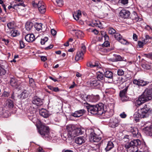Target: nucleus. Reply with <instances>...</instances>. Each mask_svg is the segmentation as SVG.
<instances>
[{"label": "nucleus", "instance_id": "nucleus-1", "mask_svg": "<svg viewBox=\"0 0 152 152\" xmlns=\"http://www.w3.org/2000/svg\"><path fill=\"white\" fill-rule=\"evenodd\" d=\"M87 107L88 112L93 115H101L105 112L104 109L103 104L102 103L95 105H89Z\"/></svg>", "mask_w": 152, "mask_h": 152}, {"label": "nucleus", "instance_id": "nucleus-2", "mask_svg": "<svg viewBox=\"0 0 152 152\" xmlns=\"http://www.w3.org/2000/svg\"><path fill=\"white\" fill-rule=\"evenodd\" d=\"M141 144V142L139 140H134L126 144L124 148L127 152H136L137 149V146H139Z\"/></svg>", "mask_w": 152, "mask_h": 152}, {"label": "nucleus", "instance_id": "nucleus-3", "mask_svg": "<svg viewBox=\"0 0 152 152\" xmlns=\"http://www.w3.org/2000/svg\"><path fill=\"white\" fill-rule=\"evenodd\" d=\"M67 134L69 137H74L82 134L80 128H77L74 125H69L66 127Z\"/></svg>", "mask_w": 152, "mask_h": 152}, {"label": "nucleus", "instance_id": "nucleus-4", "mask_svg": "<svg viewBox=\"0 0 152 152\" xmlns=\"http://www.w3.org/2000/svg\"><path fill=\"white\" fill-rule=\"evenodd\" d=\"M49 128L44 124H42L38 130V132L43 137L49 138L51 137V134L49 132Z\"/></svg>", "mask_w": 152, "mask_h": 152}, {"label": "nucleus", "instance_id": "nucleus-5", "mask_svg": "<svg viewBox=\"0 0 152 152\" xmlns=\"http://www.w3.org/2000/svg\"><path fill=\"white\" fill-rule=\"evenodd\" d=\"M139 111L141 118H147L152 113V108H151L148 105L145 104L144 107Z\"/></svg>", "mask_w": 152, "mask_h": 152}, {"label": "nucleus", "instance_id": "nucleus-6", "mask_svg": "<svg viewBox=\"0 0 152 152\" xmlns=\"http://www.w3.org/2000/svg\"><path fill=\"white\" fill-rule=\"evenodd\" d=\"M152 88L146 89L140 96L145 102L152 99Z\"/></svg>", "mask_w": 152, "mask_h": 152}, {"label": "nucleus", "instance_id": "nucleus-7", "mask_svg": "<svg viewBox=\"0 0 152 152\" xmlns=\"http://www.w3.org/2000/svg\"><path fill=\"white\" fill-rule=\"evenodd\" d=\"M90 140L91 141L98 142L101 139V137L99 135L96 134L93 130H91L90 135Z\"/></svg>", "mask_w": 152, "mask_h": 152}, {"label": "nucleus", "instance_id": "nucleus-8", "mask_svg": "<svg viewBox=\"0 0 152 152\" xmlns=\"http://www.w3.org/2000/svg\"><path fill=\"white\" fill-rule=\"evenodd\" d=\"M87 101L92 102H97L99 99V95H88L87 96Z\"/></svg>", "mask_w": 152, "mask_h": 152}, {"label": "nucleus", "instance_id": "nucleus-9", "mask_svg": "<svg viewBox=\"0 0 152 152\" xmlns=\"http://www.w3.org/2000/svg\"><path fill=\"white\" fill-rule=\"evenodd\" d=\"M127 89V88H126L122 90L120 92L119 96L121 100L123 102L126 101L128 99L126 94Z\"/></svg>", "mask_w": 152, "mask_h": 152}, {"label": "nucleus", "instance_id": "nucleus-10", "mask_svg": "<svg viewBox=\"0 0 152 152\" xmlns=\"http://www.w3.org/2000/svg\"><path fill=\"white\" fill-rule=\"evenodd\" d=\"M86 112V111L84 109H81L75 111L74 113H72L71 115L75 117H79L83 115Z\"/></svg>", "mask_w": 152, "mask_h": 152}, {"label": "nucleus", "instance_id": "nucleus-11", "mask_svg": "<svg viewBox=\"0 0 152 152\" xmlns=\"http://www.w3.org/2000/svg\"><path fill=\"white\" fill-rule=\"evenodd\" d=\"M133 83L138 86H144L147 85L149 83L148 81H145L143 80L138 79H134L133 81Z\"/></svg>", "mask_w": 152, "mask_h": 152}, {"label": "nucleus", "instance_id": "nucleus-12", "mask_svg": "<svg viewBox=\"0 0 152 152\" xmlns=\"http://www.w3.org/2000/svg\"><path fill=\"white\" fill-rule=\"evenodd\" d=\"M32 102L33 104L37 106H40L43 104L42 99L37 96H35L33 98Z\"/></svg>", "mask_w": 152, "mask_h": 152}, {"label": "nucleus", "instance_id": "nucleus-13", "mask_svg": "<svg viewBox=\"0 0 152 152\" xmlns=\"http://www.w3.org/2000/svg\"><path fill=\"white\" fill-rule=\"evenodd\" d=\"M38 8L39 11L40 13L43 14L46 11V7L45 5V4L42 1H39Z\"/></svg>", "mask_w": 152, "mask_h": 152}, {"label": "nucleus", "instance_id": "nucleus-14", "mask_svg": "<svg viewBox=\"0 0 152 152\" xmlns=\"http://www.w3.org/2000/svg\"><path fill=\"white\" fill-rule=\"evenodd\" d=\"M115 37L118 41L123 44H126L127 42V41L122 38V36L118 33H116L115 35Z\"/></svg>", "mask_w": 152, "mask_h": 152}, {"label": "nucleus", "instance_id": "nucleus-15", "mask_svg": "<svg viewBox=\"0 0 152 152\" xmlns=\"http://www.w3.org/2000/svg\"><path fill=\"white\" fill-rule=\"evenodd\" d=\"M88 85L91 86L97 87L99 88L100 85V81L98 80H91L87 83Z\"/></svg>", "mask_w": 152, "mask_h": 152}, {"label": "nucleus", "instance_id": "nucleus-16", "mask_svg": "<svg viewBox=\"0 0 152 152\" xmlns=\"http://www.w3.org/2000/svg\"><path fill=\"white\" fill-rule=\"evenodd\" d=\"M86 140V138L83 136H80L76 137L75 139V142L79 145H80L85 142Z\"/></svg>", "mask_w": 152, "mask_h": 152}, {"label": "nucleus", "instance_id": "nucleus-17", "mask_svg": "<svg viewBox=\"0 0 152 152\" xmlns=\"http://www.w3.org/2000/svg\"><path fill=\"white\" fill-rule=\"evenodd\" d=\"M120 122V120L116 118H113L110 121V126L113 128H114L117 126L119 123Z\"/></svg>", "mask_w": 152, "mask_h": 152}, {"label": "nucleus", "instance_id": "nucleus-18", "mask_svg": "<svg viewBox=\"0 0 152 152\" xmlns=\"http://www.w3.org/2000/svg\"><path fill=\"white\" fill-rule=\"evenodd\" d=\"M119 14L121 17L124 18H127L129 17L130 13L129 10L123 9L120 11Z\"/></svg>", "mask_w": 152, "mask_h": 152}, {"label": "nucleus", "instance_id": "nucleus-19", "mask_svg": "<svg viewBox=\"0 0 152 152\" xmlns=\"http://www.w3.org/2000/svg\"><path fill=\"white\" fill-rule=\"evenodd\" d=\"M114 147V145L113 142L111 141H109L107 142L106 147L104 150L106 152L110 151Z\"/></svg>", "mask_w": 152, "mask_h": 152}, {"label": "nucleus", "instance_id": "nucleus-20", "mask_svg": "<svg viewBox=\"0 0 152 152\" xmlns=\"http://www.w3.org/2000/svg\"><path fill=\"white\" fill-rule=\"evenodd\" d=\"M25 39L28 42H32L34 40L35 37L33 34H27L25 37Z\"/></svg>", "mask_w": 152, "mask_h": 152}, {"label": "nucleus", "instance_id": "nucleus-21", "mask_svg": "<svg viewBox=\"0 0 152 152\" xmlns=\"http://www.w3.org/2000/svg\"><path fill=\"white\" fill-rule=\"evenodd\" d=\"M16 3L13 5V7L14 9H17V7L22 6L23 7L25 6V4H24V1L22 0H16Z\"/></svg>", "mask_w": 152, "mask_h": 152}, {"label": "nucleus", "instance_id": "nucleus-22", "mask_svg": "<svg viewBox=\"0 0 152 152\" xmlns=\"http://www.w3.org/2000/svg\"><path fill=\"white\" fill-rule=\"evenodd\" d=\"M132 136L134 137H138L140 136V134L138 133V131L137 128H134L131 130Z\"/></svg>", "mask_w": 152, "mask_h": 152}, {"label": "nucleus", "instance_id": "nucleus-23", "mask_svg": "<svg viewBox=\"0 0 152 152\" xmlns=\"http://www.w3.org/2000/svg\"><path fill=\"white\" fill-rule=\"evenodd\" d=\"M132 20H134L135 22L140 21L141 20V18L138 16L137 13L134 12L132 14Z\"/></svg>", "mask_w": 152, "mask_h": 152}, {"label": "nucleus", "instance_id": "nucleus-24", "mask_svg": "<svg viewBox=\"0 0 152 152\" xmlns=\"http://www.w3.org/2000/svg\"><path fill=\"white\" fill-rule=\"evenodd\" d=\"M39 114L41 115L45 118H47L49 116L48 111L43 109L39 111Z\"/></svg>", "mask_w": 152, "mask_h": 152}, {"label": "nucleus", "instance_id": "nucleus-25", "mask_svg": "<svg viewBox=\"0 0 152 152\" xmlns=\"http://www.w3.org/2000/svg\"><path fill=\"white\" fill-rule=\"evenodd\" d=\"M83 54L84 53L82 52H80V51L78 52L75 58V60L77 61L82 59L83 58L82 56L83 55Z\"/></svg>", "mask_w": 152, "mask_h": 152}, {"label": "nucleus", "instance_id": "nucleus-26", "mask_svg": "<svg viewBox=\"0 0 152 152\" xmlns=\"http://www.w3.org/2000/svg\"><path fill=\"white\" fill-rule=\"evenodd\" d=\"M33 26V23L30 21H27L25 25V28L28 31H30Z\"/></svg>", "mask_w": 152, "mask_h": 152}, {"label": "nucleus", "instance_id": "nucleus-27", "mask_svg": "<svg viewBox=\"0 0 152 152\" xmlns=\"http://www.w3.org/2000/svg\"><path fill=\"white\" fill-rule=\"evenodd\" d=\"M145 102L143 100L142 98L140 96L138 99L135 102V105L136 106L138 107L141 105L142 104Z\"/></svg>", "mask_w": 152, "mask_h": 152}, {"label": "nucleus", "instance_id": "nucleus-28", "mask_svg": "<svg viewBox=\"0 0 152 152\" xmlns=\"http://www.w3.org/2000/svg\"><path fill=\"white\" fill-rule=\"evenodd\" d=\"M105 77L110 80H112L113 78V73L110 71H107L104 73Z\"/></svg>", "mask_w": 152, "mask_h": 152}, {"label": "nucleus", "instance_id": "nucleus-29", "mask_svg": "<svg viewBox=\"0 0 152 152\" xmlns=\"http://www.w3.org/2000/svg\"><path fill=\"white\" fill-rule=\"evenodd\" d=\"M138 112H135L134 115V119L136 122L139 121L140 118H141L140 113Z\"/></svg>", "mask_w": 152, "mask_h": 152}, {"label": "nucleus", "instance_id": "nucleus-30", "mask_svg": "<svg viewBox=\"0 0 152 152\" xmlns=\"http://www.w3.org/2000/svg\"><path fill=\"white\" fill-rule=\"evenodd\" d=\"M28 95V92L26 90H24L22 93L18 96L19 97L23 99L27 97Z\"/></svg>", "mask_w": 152, "mask_h": 152}, {"label": "nucleus", "instance_id": "nucleus-31", "mask_svg": "<svg viewBox=\"0 0 152 152\" xmlns=\"http://www.w3.org/2000/svg\"><path fill=\"white\" fill-rule=\"evenodd\" d=\"M5 67L4 65L0 64V76L5 75L6 71L4 69Z\"/></svg>", "mask_w": 152, "mask_h": 152}, {"label": "nucleus", "instance_id": "nucleus-32", "mask_svg": "<svg viewBox=\"0 0 152 152\" xmlns=\"http://www.w3.org/2000/svg\"><path fill=\"white\" fill-rule=\"evenodd\" d=\"M81 12L78 10L74 14H73V17L76 20H77L79 19V17L81 16Z\"/></svg>", "mask_w": 152, "mask_h": 152}, {"label": "nucleus", "instance_id": "nucleus-33", "mask_svg": "<svg viewBox=\"0 0 152 152\" xmlns=\"http://www.w3.org/2000/svg\"><path fill=\"white\" fill-rule=\"evenodd\" d=\"M114 56L115 57V60L116 61H126L127 60L126 59H124V57H121L119 55H117L116 54L114 55Z\"/></svg>", "mask_w": 152, "mask_h": 152}, {"label": "nucleus", "instance_id": "nucleus-34", "mask_svg": "<svg viewBox=\"0 0 152 152\" xmlns=\"http://www.w3.org/2000/svg\"><path fill=\"white\" fill-rule=\"evenodd\" d=\"M96 77L98 80L100 81L103 80L104 79V76L103 73H101L100 72H98L97 73Z\"/></svg>", "mask_w": 152, "mask_h": 152}, {"label": "nucleus", "instance_id": "nucleus-35", "mask_svg": "<svg viewBox=\"0 0 152 152\" xmlns=\"http://www.w3.org/2000/svg\"><path fill=\"white\" fill-rule=\"evenodd\" d=\"M10 84L11 86L17 87L18 82L16 79L14 78H12L10 81Z\"/></svg>", "mask_w": 152, "mask_h": 152}, {"label": "nucleus", "instance_id": "nucleus-36", "mask_svg": "<svg viewBox=\"0 0 152 152\" xmlns=\"http://www.w3.org/2000/svg\"><path fill=\"white\" fill-rule=\"evenodd\" d=\"M7 105L10 108H11L14 106V104L13 101L10 99H8L6 102Z\"/></svg>", "mask_w": 152, "mask_h": 152}, {"label": "nucleus", "instance_id": "nucleus-37", "mask_svg": "<svg viewBox=\"0 0 152 152\" xmlns=\"http://www.w3.org/2000/svg\"><path fill=\"white\" fill-rule=\"evenodd\" d=\"M142 67L146 69H149L151 68V66L149 65L147 62H143L142 64Z\"/></svg>", "mask_w": 152, "mask_h": 152}, {"label": "nucleus", "instance_id": "nucleus-38", "mask_svg": "<svg viewBox=\"0 0 152 152\" xmlns=\"http://www.w3.org/2000/svg\"><path fill=\"white\" fill-rule=\"evenodd\" d=\"M42 24L41 23H36L34 25L35 28L38 31L42 30Z\"/></svg>", "mask_w": 152, "mask_h": 152}, {"label": "nucleus", "instance_id": "nucleus-39", "mask_svg": "<svg viewBox=\"0 0 152 152\" xmlns=\"http://www.w3.org/2000/svg\"><path fill=\"white\" fill-rule=\"evenodd\" d=\"M76 35L78 38H81L83 36V33L80 31H77L75 33Z\"/></svg>", "mask_w": 152, "mask_h": 152}, {"label": "nucleus", "instance_id": "nucleus-40", "mask_svg": "<svg viewBox=\"0 0 152 152\" xmlns=\"http://www.w3.org/2000/svg\"><path fill=\"white\" fill-rule=\"evenodd\" d=\"M87 65L88 67H89L91 68H93L95 67H98L99 65L96 63L93 64L92 62H89L87 63Z\"/></svg>", "mask_w": 152, "mask_h": 152}, {"label": "nucleus", "instance_id": "nucleus-41", "mask_svg": "<svg viewBox=\"0 0 152 152\" xmlns=\"http://www.w3.org/2000/svg\"><path fill=\"white\" fill-rule=\"evenodd\" d=\"M48 88L50 90L55 92H58L59 91V89L57 87H53L51 86H48Z\"/></svg>", "mask_w": 152, "mask_h": 152}, {"label": "nucleus", "instance_id": "nucleus-42", "mask_svg": "<svg viewBox=\"0 0 152 152\" xmlns=\"http://www.w3.org/2000/svg\"><path fill=\"white\" fill-rule=\"evenodd\" d=\"M11 36L13 37H15L18 35L20 33L17 30H12L11 31Z\"/></svg>", "mask_w": 152, "mask_h": 152}, {"label": "nucleus", "instance_id": "nucleus-43", "mask_svg": "<svg viewBox=\"0 0 152 152\" xmlns=\"http://www.w3.org/2000/svg\"><path fill=\"white\" fill-rule=\"evenodd\" d=\"M93 24L96 26L100 27L101 26V23L99 21H93L92 22Z\"/></svg>", "mask_w": 152, "mask_h": 152}, {"label": "nucleus", "instance_id": "nucleus-44", "mask_svg": "<svg viewBox=\"0 0 152 152\" xmlns=\"http://www.w3.org/2000/svg\"><path fill=\"white\" fill-rule=\"evenodd\" d=\"M151 39L152 38L150 37L149 35H146L145 36V39L143 40L144 44H146L149 41L150 39Z\"/></svg>", "mask_w": 152, "mask_h": 152}, {"label": "nucleus", "instance_id": "nucleus-45", "mask_svg": "<svg viewBox=\"0 0 152 152\" xmlns=\"http://www.w3.org/2000/svg\"><path fill=\"white\" fill-rule=\"evenodd\" d=\"M116 31L113 28H110L108 30V33L110 34H115Z\"/></svg>", "mask_w": 152, "mask_h": 152}, {"label": "nucleus", "instance_id": "nucleus-46", "mask_svg": "<svg viewBox=\"0 0 152 152\" xmlns=\"http://www.w3.org/2000/svg\"><path fill=\"white\" fill-rule=\"evenodd\" d=\"M48 38L47 37H45L44 38L42 39L41 41V43L42 45L45 44V42L48 40Z\"/></svg>", "mask_w": 152, "mask_h": 152}, {"label": "nucleus", "instance_id": "nucleus-47", "mask_svg": "<svg viewBox=\"0 0 152 152\" xmlns=\"http://www.w3.org/2000/svg\"><path fill=\"white\" fill-rule=\"evenodd\" d=\"M56 3L59 7H61L63 4V0H56Z\"/></svg>", "mask_w": 152, "mask_h": 152}, {"label": "nucleus", "instance_id": "nucleus-48", "mask_svg": "<svg viewBox=\"0 0 152 152\" xmlns=\"http://www.w3.org/2000/svg\"><path fill=\"white\" fill-rule=\"evenodd\" d=\"M117 74L119 76H122L124 74V72L122 69H118L117 71Z\"/></svg>", "mask_w": 152, "mask_h": 152}, {"label": "nucleus", "instance_id": "nucleus-49", "mask_svg": "<svg viewBox=\"0 0 152 152\" xmlns=\"http://www.w3.org/2000/svg\"><path fill=\"white\" fill-rule=\"evenodd\" d=\"M7 26L10 29H12L14 27V25L11 22L7 24Z\"/></svg>", "mask_w": 152, "mask_h": 152}, {"label": "nucleus", "instance_id": "nucleus-50", "mask_svg": "<svg viewBox=\"0 0 152 152\" xmlns=\"http://www.w3.org/2000/svg\"><path fill=\"white\" fill-rule=\"evenodd\" d=\"M138 46L140 48L142 47L145 44L144 43L143 40L142 42L139 41L138 42Z\"/></svg>", "mask_w": 152, "mask_h": 152}, {"label": "nucleus", "instance_id": "nucleus-51", "mask_svg": "<svg viewBox=\"0 0 152 152\" xmlns=\"http://www.w3.org/2000/svg\"><path fill=\"white\" fill-rule=\"evenodd\" d=\"M86 51V48L85 45L83 44H82L81 45V51L80 52H82L84 53Z\"/></svg>", "mask_w": 152, "mask_h": 152}, {"label": "nucleus", "instance_id": "nucleus-52", "mask_svg": "<svg viewBox=\"0 0 152 152\" xmlns=\"http://www.w3.org/2000/svg\"><path fill=\"white\" fill-rule=\"evenodd\" d=\"M80 97L81 99L86 101H87V96H86V95H85L84 94H80Z\"/></svg>", "mask_w": 152, "mask_h": 152}, {"label": "nucleus", "instance_id": "nucleus-53", "mask_svg": "<svg viewBox=\"0 0 152 152\" xmlns=\"http://www.w3.org/2000/svg\"><path fill=\"white\" fill-rule=\"evenodd\" d=\"M145 28L148 31H151L152 33V27H151L149 25H146L145 27Z\"/></svg>", "mask_w": 152, "mask_h": 152}, {"label": "nucleus", "instance_id": "nucleus-54", "mask_svg": "<svg viewBox=\"0 0 152 152\" xmlns=\"http://www.w3.org/2000/svg\"><path fill=\"white\" fill-rule=\"evenodd\" d=\"M20 46L21 48H24L25 46V44L24 42L21 40L20 41Z\"/></svg>", "mask_w": 152, "mask_h": 152}, {"label": "nucleus", "instance_id": "nucleus-55", "mask_svg": "<svg viewBox=\"0 0 152 152\" xmlns=\"http://www.w3.org/2000/svg\"><path fill=\"white\" fill-rule=\"evenodd\" d=\"M32 4L33 7H38V5L39 4V2L37 4L34 1H33L32 2Z\"/></svg>", "mask_w": 152, "mask_h": 152}, {"label": "nucleus", "instance_id": "nucleus-56", "mask_svg": "<svg viewBox=\"0 0 152 152\" xmlns=\"http://www.w3.org/2000/svg\"><path fill=\"white\" fill-rule=\"evenodd\" d=\"M145 55L147 58L152 59V53H149L148 54H145Z\"/></svg>", "mask_w": 152, "mask_h": 152}, {"label": "nucleus", "instance_id": "nucleus-57", "mask_svg": "<svg viewBox=\"0 0 152 152\" xmlns=\"http://www.w3.org/2000/svg\"><path fill=\"white\" fill-rule=\"evenodd\" d=\"M120 116L122 118H125L126 117L127 115L124 112H123L120 115Z\"/></svg>", "mask_w": 152, "mask_h": 152}, {"label": "nucleus", "instance_id": "nucleus-58", "mask_svg": "<svg viewBox=\"0 0 152 152\" xmlns=\"http://www.w3.org/2000/svg\"><path fill=\"white\" fill-rule=\"evenodd\" d=\"M37 152H44V151L41 147H39L37 149Z\"/></svg>", "mask_w": 152, "mask_h": 152}, {"label": "nucleus", "instance_id": "nucleus-59", "mask_svg": "<svg viewBox=\"0 0 152 152\" xmlns=\"http://www.w3.org/2000/svg\"><path fill=\"white\" fill-rule=\"evenodd\" d=\"M51 32L52 35L53 36L55 35L56 34V31L53 29H52L51 30Z\"/></svg>", "mask_w": 152, "mask_h": 152}, {"label": "nucleus", "instance_id": "nucleus-60", "mask_svg": "<svg viewBox=\"0 0 152 152\" xmlns=\"http://www.w3.org/2000/svg\"><path fill=\"white\" fill-rule=\"evenodd\" d=\"M2 41H3L5 43V44L6 45H7L9 43V41L8 40V39H2Z\"/></svg>", "mask_w": 152, "mask_h": 152}, {"label": "nucleus", "instance_id": "nucleus-61", "mask_svg": "<svg viewBox=\"0 0 152 152\" xmlns=\"http://www.w3.org/2000/svg\"><path fill=\"white\" fill-rule=\"evenodd\" d=\"M2 96L4 97H8L9 96V94L6 91H4L2 95Z\"/></svg>", "mask_w": 152, "mask_h": 152}, {"label": "nucleus", "instance_id": "nucleus-62", "mask_svg": "<svg viewBox=\"0 0 152 152\" xmlns=\"http://www.w3.org/2000/svg\"><path fill=\"white\" fill-rule=\"evenodd\" d=\"M121 3L124 5L127 4L128 3V0H121Z\"/></svg>", "mask_w": 152, "mask_h": 152}, {"label": "nucleus", "instance_id": "nucleus-63", "mask_svg": "<svg viewBox=\"0 0 152 152\" xmlns=\"http://www.w3.org/2000/svg\"><path fill=\"white\" fill-rule=\"evenodd\" d=\"M53 45H50V46H49L47 47H46L45 48V49L46 50H48L49 49H51V48H52L53 47Z\"/></svg>", "mask_w": 152, "mask_h": 152}, {"label": "nucleus", "instance_id": "nucleus-64", "mask_svg": "<svg viewBox=\"0 0 152 152\" xmlns=\"http://www.w3.org/2000/svg\"><path fill=\"white\" fill-rule=\"evenodd\" d=\"M133 39L136 41L137 39V36L136 34H134L133 37Z\"/></svg>", "mask_w": 152, "mask_h": 152}]
</instances>
